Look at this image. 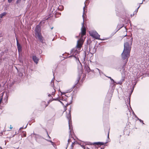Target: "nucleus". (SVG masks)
Returning a JSON list of instances; mask_svg holds the SVG:
<instances>
[{
    "instance_id": "1",
    "label": "nucleus",
    "mask_w": 149,
    "mask_h": 149,
    "mask_svg": "<svg viewBox=\"0 0 149 149\" xmlns=\"http://www.w3.org/2000/svg\"><path fill=\"white\" fill-rule=\"evenodd\" d=\"M82 44L81 40H78L76 47L71 51L70 54H72V55L69 56L68 58L73 57L76 60H77L78 59L79 61L78 56L79 55V49L81 48Z\"/></svg>"
},
{
    "instance_id": "2",
    "label": "nucleus",
    "mask_w": 149,
    "mask_h": 149,
    "mask_svg": "<svg viewBox=\"0 0 149 149\" xmlns=\"http://www.w3.org/2000/svg\"><path fill=\"white\" fill-rule=\"evenodd\" d=\"M35 31L36 38H37L41 42L43 43V39L40 33V28L39 25L36 26Z\"/></svg>"
},
{
    "instance_id": "3",
    "label": "nucleus",
    "mask_w": 149,
    "mask_h": 149,
    "mask_svg": "<svg viewBox=\"0 0 149 149\" xmlns=\"http://www.w3.org/2000/svg\"><path fill=\"white\" fill-rule=\"evenodd\" d=\"M130 52L123 50L121 54V56L122 59L123 60H126L125 62L126 63L128 61V58L130 56Z\"/></svg>"
},
{
    "instance_id": "4",
    "label": "nucleus",
    "mask_w": 149,
    "mask_h": 149,
    "mask_svg": "<svg viewBox=\"0 0 149 149\" xmlns=\"http://www.w3.org/2000/svg\"><path fill=\"white\" fill-rule=\"evenodd\" d=\"M89 34L91 36L95 39L104 40V39H102L100 38V35L98 34L95 31H91L89 32Z\"/></svg>"
},
{
    "instance_id": "5",
    "label": "nucleus",
    "mask_w": 149,
    "mask_h": 149,
    "mask_svg": "<svg viewBox=\"0 0 149 149\" xmlns=\"http://www.w3.org/2000/svg\"><path fill=\"white\" fill-rule=\"evenodd\" d=\"M133 38H131L130 40H131L130 45L128 42H126L124 44V48L123 50L130 52L131 49V45L132 44Z\"/></svg>"
},
{
    "instance_id": "6",
    "label": "nucleus",
    "mask_w": 149,
    "mask_h": 149,
    "mask_svg": "<svg viewBox=\"0 0 149 149\" xmlns=\"http://www.w3.org/2000/svg\"><path fill=\"white\" fill-rule=\"evenodd\" d=\"M66 117L68 119V123H69V129L70 130V135L71 134V132L72 131V128H71V127L70 125V121L71 120V115L70 113V111H69L68 113L66 115Z\"/></svg>"
},
{
    "instance_id": "7",
    "label": "nucleus",
    "mask_w": 149,
    "mask_h": 149,
    "mask_svg": "<svg viewBox=\"0 0 149 149\" xmlns=\"http://www.w3.org/2000/svg\"><path fill=\"white\" fill-rule=\"evenodd\" d=\"M126 63H125L124 65L122 68L121 69L122 71L121 72V74L122 75V78L123 80H125V76L126 73V70L125 69V67L126 65Z\"/></svg>"
},
{
    "instance_id": "8",
    "label": "nucleus",
    "mask_w": 149,
    "mask_h": 149,
    "mask_svg": "<svg viewBox=\"0 0 149 149\" xmlns=\"http://www.w3.org/2000/svg\"><path fill=\"white\" fill-rule=\"evenodd\" d=\"M55 79V78L54 77L53 79H52L51 83V85L52 87V93H51L48 95V96H50L51 95H54L55 93V90L54 88V81Z\"/></svg>"
},
{
    "instance_id": "9",
    "label": "nucleus",
    "mask_w": 149,
    "mask_h": 149,
    "mask_svg": "<svg viewBox=\"0 0 149 149\" xmlns=\"http://www.w3.org/2000/svg\"><path fill=\"white\" fill-rule=\"evenodd\" d=\"M16 39L17 40V46L18 51L19 52H21L22 51V47L20 45V44H19L18 40L17 38H16Z\"/></svg>"
},
{
    "instance_id": "10",
    "label": "nucleus",
    "mask_w": 149,
    "mask_h": 149,
    "mask_svg": "<svg viewBox=\"0 0 149 149\" xmlns=\"http://www.w3.org/2000/svg\"><path fill=\"white\" fill-rule=\"evenodd\" d=\"M81 35L82 36H83L86 34V29L85 27H81Z\"/></svg>"
},
{
    "instance_id": "11",
    "label": "nucleus",
    "mask_w": 149,
    "mask_h": 149,
    "mask_svg": "<svg viewBox=\"0 0 149 149\" xmlns=\"http://www.w3.org/2000/svg\"><path fill=\"white\" fill-rule=\"evenodd\" d=\"M33 60L35 63L36 64L38 63V62L39 60V59L36 56H33L32 57Z\"/></svg>"
},
{
    "instance_id": "12",
    "label": "nucleus",
    "mask_w": 149,
    "mask_h": 149,
    "mask_svg": "<svg viewBox=\"0 0 149 149\" xmlns=\"http://www.w3.org/2000/svg\"><path fill=\"white\" fill-rule=\"evenodd\" d=\"M105 144L104 143L102 142H95L94 143H92L91 145L96 144L97 145H103Z\"/></svg>"
},
{
    "instance_id": "13",
    "label": "nucleus",
    "mask_w": 149,
    "mask_h": 149,
    "mask_svg": "<svg viewBox=\"0 0 149 149\" xmlns=\"http://www.w3.org/2000/svg\"><path fill=\"white\" fill-rule=\"evenodd\" d=\"M113 92V91H112L111 93H108L107 94V96H109V97L108 98L109 101L110 100L111 97H112V93Z\"/></svg>"
},
{
    "instance_id": "14",
    "label": "nucleus",
    "mask_w": 149,
    "mask_h": 149,
    "mask_svg": "<svg viewBox=\"0 0 149 149\" xmlns=\"http://www.w3.org/2000/svg\"><path fill=\"white\" fill-rule=\"evenodd\" d=\"M85 6H86V5H85V6L83 8V14L82 15V17L83 18V19H84V18L85 17V16H84L85 15H85L86 11H85Z\"/></svg>"
},
{
    "instance_id": "15",
    "label": "nucleus",
    "mask_w": 149,
    "mask_h": 149,
    "mask_svg": "<svg viewBox=\"0 0 149 149\" xmlns=\"http://www.w3.org/2000/svg\"><path fill=\"white\" fill-rule=\"evenodd\" d=\"M7 13L6 12H4L2 13H1L0 14V18H2L3 17L5 16L6 14Z\"/></svg>"
},
{
    "instance_id": "16",
    "label": "nucleus",
    "mask_w": 149,
    "mask_h": 149,
    "mask_svg": "<svg viewBox=\"0 0 149 149\" xmlns=\"http://www.w3.org/2000/svg\"><path fill=\"white\" fill-rule=\"evenodd\" d=\"M122 80V78H121V79L120 80V81L118 82L117 83L116 82L115 83H116V84H120L121 85V84H122L123 82V81L125 80Z\"/></svg>"
},
{
    "instance_id": "17",
    "label": "nucleus",
    "mask_w": 149,
    "mask_h": 149,
    "mask_svg": "<svg viewBox=\"0 0 149 149\" xmlns=\"http://www.w3.org/2000/svg\"><path fill=\"white\" fill-rule=\"evenodd\" d=\"M133 89H134V88H133L132 89L131 91V93H130V96H129L130 97H129V100H127V101L128 102H129V104H130V95H131L132 93V92H133Z\"/></svg>"
},
{
    "instance_id": "18",
    "label": "nucleus",
    "mask_w": 149,
    "mask_h": 149,
    "mask_svg": "<svg viewBox=\"0 0 149 149\" xmlns=\"http://www.w3.org/2000/svg\"><path fill=\"white\" fill-rule=\"evenodd\" d=\"M110 80H111V84H113L114 83H116V82L114 81V80L112 79H111Z\"/></svg>"
},
{
    "instance_id": "19",
    "label": "nucleus",
    "mask_w": 149,
    "mask_h": 149,
    "mask_svg": "<svg viewBox=\"0 0 149 149\" xmlns=\"http://www.w3.org/2000/svg\"><path fill=\"white\" fill-rule=\"evenodd\" d=\"M71 140L70 139H68V143L67 144V146L66 148H67L68 146V145L69 144L70 142H71Z\"/></svg>"
},
{
    "instance_id": "20",
    "label": "nucleus",
    "mask_w": 149,
    "mask_h": 149,
    "mask_svg": "<svg viewBox=\"0 0 149 149\" xmlns=\"http://www.w3.org/2000/svg\"><path fill=\"white\" fill-rule=\"evenodd\" d=\"M75 143V142H74L72 143V144L71 146V148H73V145L74 143Z\"/></svg>"
},
{
    "instance_id": "21",
    "label": "nucleus",
    "mask_w": 149,
    "mask_h": 149,
    "mask_svg": "<svg viewBox=\"0 0 149 149\" xmlns=\"http://www.w3.org/2000/svg\"><path fill=\"white\" fill-rule=\"evenodd\" d=\"M80 78V76H79L77 78V84L79 82V81Z\"/></svg>"
},
{
    "instance_id": "22",
    "label": "nucleus",
    "mask_w": 149,
    "mask_h": 149,
    "mask_svg": "<svg viewBox=\"0 0 149 149\" xmlns=\"http://www.w3.org/2000/svg\"><path fill=\"white\" fill-rule=\"evenodd\" d=\"M24 0V1H25V0ZM21 0H17L16 1V3H19L21 2Z\"/></svg>"
},
{
    "instance_id": "23",
    "label": "nucleus",
    "mask_w": 149,
    "mask_h": 149,
    "mask_svg": "<svg viewBox=\"0 0 149 149\" xmlns=\"http://www.w3.org/2000/svg\"><path fill=\"white\" fill-rule=\"evenodd\" d=\"M82 27H85L84 26V21H83V22L82 23Z\"/></svg>"
},
{
    "instance_id": "24",
    "label": "nucleus",
    "mask_w": 149,
    "mask_h": 149,
    "mask_svg": "<svg viewBox=\"0 0 149 149\" xmlns=\"http://www.w3.org/2000/svg\"><path fill=\"white\" fill-rule=\"evenodd\" d=\"M48 141H49L51 143H52V145H53V142H52V141L51 140H47Z\"/></svg>"
},
{
    "instance_id": "25",
    "label": "nucleus",
    "mask_w": 149,
    "mask_h": 149,
    "mask_svg": "<svg viewBox=\"0 0 149 149\" xmlns=\"http://www.w3.org/2000/svg\"><path fill=\"white\" fill-rule=\"evenodd\" d=\"M122 26H119V25H118L117 26V27L119 28V29H118V30H119L120 28H122Z\"/></svg>"
},
{
    "instance_id": "26",
    "label": "nucleus",
    "mask_w": 149,
    "mask_h": 149,
    "mask_svg": "<svg viewBox=\"0 0 149 149\" xmlns=\"http://www.w3.org/2000/svg\"><path fill=\"white\" fill-rule=\"evenodd\" d=\"M13 0H8V1L9 3H10Z\"/></svg>"
},
{
    "instance_id": "27",
    "label": "nucleus",
    "mask_w": 149,
    "mask_h": 149,
    "mask_svg": "<svg viewBox=\"0 0 149 149\" xmlns=\"http://www.w3.org/2000/svg\"><path fill=\"white\" fill-rule=\"evenodd\" d=\"M139 121L141 122V123H143V120H141V119H139Z\"/></svg>"
},
{
    "instance_id": "28",
    "label": "nucleus",
    "mask_w": 149,
    "mask_h": 149,
    "mask_svg": "<svg viewBox=\"0 0 149 149\" xmlns=\"http://www.w3.org/2000/svg\"><path fill=\"white\" fill-rule=\"evenodd\" d=\"M23 128V127H21L20 128H19V131H21L20 130L21 129H22Z\"/></svg>"
},
{
    "instance_id": "29",
    "label": "nucleus",
    "mask_w": 149,
    "mask_h": 149,
    "mask_svg": "<svg viewBox=\"0 0 149 149\" xmlns=\"http://www.w3.org/2000/svg\"><path fill=\"white\" fill-rule=\"evenodd\" d=\"M96 70H97L100 73V70L98 68H96Z\"/></svg>"
},
{
    "instance_id": "30",
    "label": "nucleus",
    "mask_w": 149,
    "mask_h": 149,
    "mask_svg": "<svg viewBox=\"0 0 149 149\" xmlns=\"http://www.w3.org/2000/svg\"><path fill=\"white\" fill-rule=\"evenodd\" d=\"M47 136L48 137V138H49V139L50 138V136H49V135L48 134L47 132Z\"/></svg>"
},
{
    "instance_id": "31",
    "label": "nucleus",
    "mask_w": 149,
    "mask_h": 149,
    "mask_svg": "<svg viewBox=\"0 0 149 149\" xmlns=\"http://www.w3.org/2000/svg\"><path fill=\"white\" fill-rule=\"evenodd\" d=\"M12 128H13L12 127V126L11 125H10V129H12Z\"/></svg>"
},
{
    "instance_id": "32",
    "label": "nucleus",
    "mask_w": 149,
    "mask_h": 149,
    "mask_svg": "<svg viewBox=\"0 0 149 149\" xmlns=\"http://www.w3.org/2000/svg\"><path fill=\"white\" fill-rule=\"evenodd\" d=\"M81 146L82 148H84V149H85V147L81 145Z\"/></svg>"
},
{
    "instance_id": "33",
    "label": "nucleus",
    "mask_w": 149,
    "mask_h": 149,
    "mask_svg": "<svg viewBox=\"0 0 149 149\" xmlns=\"http://www.w3.org/2000/svg\"><path fill=\"white\" fill-rule=\"evenodd\" d=\"M41 23H45V21L44 20H43V21H42L41 22Z\"/></svg>"
},
{
    "instance_id": "34",
    "label": "nucleus",
    "mask_w": 149,
    "mask_h": 149,
    "mask_svg": "<svg viewBox=\"0 0 149 149\" xmlns=\"http://www.w3.org/2000/svg\"><path fill=\"white\" fill-rule=\"evenodd\" d=\"M134 14H133L132 15L131 14V17H132V16H134Z\"/></svg>"
},
{
    "instance_id": "35",
    "label": "nucleus",
    "mask_w": 149,
    "mask_h": 149,
    "mask_svg": "<svg viewBox=\"0 0 149 149\" xmlns=\"http://www.w3.org/2000/svg\"><path fill=\"white\" fill-rule=\"evenodd\" d=\"M136 118H137V120H139L140 119H139L138 117H136Z\"/></svg>"
},
{
    "instance_id": "36",
    "label": "nucleus",
    "mask_w": 149,
    "mask_h": 149,
    "mask_svg": "<svg viewBox=\"0 0 149 149\" xmlns=\"http://www.w3.org/2000/svg\"><path fill=\"white\" fill-rule=\"evenodd\" d=\"M1 18H0V22H1L2 21V19H1Z\"/></svg>"
},
{
    "instance_id": "37",
    "label": "nucleus",
    "mask_w": 149,
    "mask_h": 149,
    "mask_svg": "<svg viewBox=\"0 0 149 149\" xmlns=\"http://www.w3.org/2000/svg\"><path fill=\"white\" fill-rule=\"evenodd\" d=\"M107 137L108 138H109V133H108Z\"/></svg>"
},
{
    "instance_id": "38",
    "label": "nucleus",
    "mask_w": 149,
    "mask_h": 149,
    "mask_svg": "<svg viewBox=\"0 0 149 149\" xmlns=\"http://www.w3.org/2000/svg\"><path fill=\"white\" fill-rule=\"evenodd\" d=\"M145 0H143V1H142V2L141 3H140V4H142L143 3V1H145Z\"/></svg>"
},
{
    "instance_id": "39",
    "label": "nucleus",
    "mask_w": 149,
    "mask_h": 149,
    "mask_svg": "<svg viewBox=\"0 0 149 149\" xmlns=\"http://www.w3.org/2000/svg\"><path fill=\"white\" fill-rule=\"evenodd\" d=\"M109 78L110 79H111L112 78L110 77H107Z\"/></svg>"
},
{
    "instance_id": "40",
    "label": "nucleus",
    "mask_w": 149,
    "mask_h": 149,
    "mask_svg": "<svg viewBox=\"0 0 149 149\" xmlns=\"http://www.w3.org/2000/svg\"><path fill=\"white\" fill-rule=\"evenodd\" d=\"M109 78L110 79H111L112 78L110 77H107Z\"/></svg>"
},
{
    "instance_id": "41",
    "label": "nucleus",
    "mask_w": 149,
    "mask_h": 149,
    "mask_svg": "<svg viewBox=\"0 0 149 149\" xmlns=\"http://www.w3.org/2000/svg\"><path fill=\"white\" fill-rule=\"evenodd\" d=\"M140 6H139L138 8L137 9V10H138V8H139V7H140Z\"/></svg>"
},
{
    "instance_id": "42",
    "label": "nucleus",
    "mask_w": 149,
    "mask_h": 149,
    "mask_svg": "<svg viewBox=\"0 0 149 149\" xmlns=\"http://www.w3.org/2000/svg\"><path fill=\"white\" fill-rule=\"evenodd\" d=\"M48 17H47V18H46V20H47L48 19Z\"/></svg>"
},
{
    "instance_id": "43",
    "label": "nucleus",
    "mask_w": 149,
    "mask_h": 149,
    "mask_svg": "<svg viewBox=\"0 0 149 149\" xmlns=\"http://www.w3.org/2000/svg\"><path fill=\"white\" fill-rule=\"evenodd\" d=\"M64 58H67V56H66V57H64Z\"/></svg>"
},
{
    "instance_id": "44",
    "label": "nucleus",
    "mask_w": 149,
    "mask_h": 149,
    "mask_svg": "<svg viewBox=\"0 0 149 149\" xmlns=\"http://www.w3.org/2000/svg\"><path fill=\"white\" fill-rule=\"evenodd\" d=\"M53 28V27H52L51 28V29H52Z\"/></svg>"
},
{
    "instance_id": "45",
    "label": "nucleus",
    "mask_w": 149,
    "mask_h": 149,
    "mask_svg": "<svg viewBox=\"0 0 149 149\" xmlns=\"http://www.w3.org/2000/svg\"><path fill=\"white\" fill-rule=\"evenodd\" d=\"M26 127H27V125L25 127H24V128H26Z\"/></svg>"
},
{
    "instance_id": "46",
    "label": "nucleus",
    "mask_w": 149,
    "mask_h": 149,
    "mask_svg": "<svg viewBox=\"0 0 149 149\" xmlns=\"http://www.w3.org/2000/svg\"><path fill=\"white\" fill-rule=\"evenodd\" d=\"M142 123L143 124H144V123H143H143Z\"/></svg>"
},
{
    "instance_id": "47",
    "label": "nucleus",
    "mask_w": 149,
    "mask_h": 149,
    "mask_svg": "<svg viewBox=\"0 0 149 149\" xmlns=\"http://www.w3.org/2000/svg\"><path fill=\"white\" fill-rule=\"evenodd\" d=\"M135 115V117H136H136H137L136 116V115Z\"/></svg>"
},
{
    "instance_id": "48",
    "label": "nucleus",
    "mask_w": 149,
    "mask_h": 149,
    "mask_svg": "<svg viewBox=\"0 0 149 149\" xmlns=\"http://www.w3.org/2000/svg\"><path fill=\"white\" fill-rule=\"evenodd\" d=\"M60 102H61V103H62V104H63V103L62 102H61V101H60Z\"/></svg>"
},
{
    "instance_id": "49",
    "label": "nucleus",
    "mask_w": 149,
    "mask_h": 149,
    "mask_svg": "<svg viewBox=\"0 0 149 149\" xmlns=\"http://www.w3.org/2000/svg\"><path fill=\"white\" fill-rule=\"evenodd\" d=\"M71 149H73V148H71Z\"/></svg>"
}]
</instances>
